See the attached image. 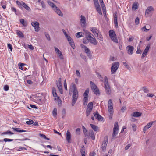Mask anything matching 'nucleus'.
<instances>
[{
	"instance_id": "f257e3e1",
	"label": "nucleus",
	"mask_w": 156,
	"mask_h": 156,
	"mask_svg": "<svg viewBox=\"0 0 156 156\" xmlns=\"http://www.w3.org/2000/svg\"><path fill=\"white\" fill-rule=\"evenodd\" d=\"M70 90L73 92L72 105V106H73L77 100L78 97V92L76 85L74 83H72Z\"/></svg>"
},
{
	"instance_id": "f03ea898",
	"label": "nucleus",
	"mask_w": 156,
	"mask_h": 156,
	"mask_svg": "<svg viewBox=\"0 0 156 156\" xmlns=\"http://www.w3.org/2000/svg\"><path fill=\"white\" fill-rule=\"evenodd\" d=\"M98 77L100 79V81L104 83V88L106 93L108 94H110L111 93V90L110 87L108 83L107 77L106 76H105L104 80H103V77L99 74H98Z\"/></svg>"
},
{
	"instance_id": "7ed1b4c3",
	"label": "nucleus",
	"mask_w": 156,
	"mask_h": 156,
	"mask_svg": "<svg viewBox=\"0 0 156 156\" xmlns=\"http://www.w3.org/2000/svg\"><path fill=\"white\" fill-rule=\"evenodd\" d=\"M83 30L85 32V38L88 40L89 42L93 45H97L98 42L93 34L91 33L84 29Z\"/></svg>"
},
{
	"instance_id": "20e7f679",
	"label": "nucleus",
	"mask_w": 156,
	"mask_h": 156,
	"mask_svg": "<svg viewBox=\"0 0 156 156\" xmlns=\"http://www.w3.org/2000/svg\"><path fill=\"white\" fill-rule=\"evenodd\" d=\"M47 2L49 6L51 7L52 9L59 16L62 17L63 14L59 8L56 6L54 3L48 0Z\"/></svg>"
},
{
	"instance_id": "39448f33",
	"label": "nucleus",
	"mask_w": 156,
	"mask_h": 156,
	"mask_svg": "<svg viewBox=\"0 0 156 156\" xmlns=\"http://www.w3.org/2000/svg\"><path fill=\"white\" fill-rule=\"evenodd\" d=\"M109 33V37L115 43H118V40L115 31L112 30H110Z\"/></svg>"
},
{
	"instance_id": "423d86ee",
	"label": "nucleus",
	"mask_w": 156,
	"mask_h": 156,
	"mask_svg": "<svg viewBox=\"0 0 156 156\" xmlns=\"http://www.w3.org/2000/svg\"><path fill=\"white\" fill-rule=\"evenodd\" d=\"M119 130V126L117 122L115 123L114 127L113 129V133L112 134V139H115V136L118 133Z\"/></svg>"
},
{
	"instance_id": "0eeeda50",
	"label": "nucleus",
	"mask_w": 156,
	"mask_h": 156,
	"mask_svg": "<svg viewBox=\"0 0 156 156\" xmlns=\"http://www.w3.org/2000/svg\"><path fill=\"white\" fill-rule=\"evenodd\" d=\"M119 66V63L118 62H114L112 65L111 73L112 74L115 73Z\"/></svg>"
},
{
	"instance_id": "6e6552de",
	"label": "nucleus",
	"mask_w": 156,
	"mask_h": 156,
	"mask_svg": "<svg viewBox=\"0 0 156 156\" xmlns=\"http://www.w3.org/2000/svg\"><path fill=\"white\" fill-rule=\"evenodd\" d=\"M108 137L106 136L105 137L103 142L102 143L101 145V148L103 152H105L106 150V148L108 143Z\"/></svg>"
},
{
	"instance_id": "1a4fd4ad",
	"label": "nucleus",
	"mask_w": 156,
	"mask_h": 156,
	"mask_svg": "<svg viewBox=\"0 0 156 156\" xmlns=\"http://www.w3.org/2000/svg\"><path fill=\"white\" fill-rule=\"evenodd\" d=\"M61 82V78H59L58 80L56 81V84L58 89H59V92L61 94H62L63 90Z\"/></svg>"
},
{
	"instance_id": "9d476101",
	"label": "nucleus",
	"mask_w": 156,
	"mask_h": 156,
	"mask_svg": "<svg viewBox=\"0 0 156 156\" xmlns=\"http://www.w3.org/2000/svg\"><path fill=\"white\" fill-rule=\"evenodd\" d=\"M80 23L82 27H84L86 26V18L84 16H81Z\"/></svg>"
},
{
	"instance_id": "9b49d317",
	"label": "nucleus",
	"mask_w": 156,
	"mask_h": 156,
	"mask_svg": "<svg viewBox=\"0 0 156 156\" xmlns=\"http://www.w3.org/2000/svg\"><path fill=\"white\" fill-rule=\"evenodd\" d=\"M113 104L112 100L109 99L108 101V110L109 112L112 113L113 112Z\"/></svg>"
},
{
	"instance_id": "f8f14e48",
	"label": "nucleus",
	"mask_w": 156,
	"mask_h": 156,
	"mask_svg": "<svg viewBox=\"0 0 156 156\" xmlns=\"http://www.w3.org/2000/svg\"><path fill=\"white\" fill-rule=\"evenodd\" d=\"M31 24L34 28L35 31L36 32H38L39 31V24L37 22H33L31 23Z\"/></svg>"
},
{
	"instance_id": "ddd939ff",
	"label": "nucleus",
	"mask_w": 156,
	"mask_h": 156,
	"mask_svg": "<svg viewBox=\"0 0 156 156\" xmlns=\"http://www.w3.org/2000/svg\"><path fill=\"white\" fill-rule=\"evenodd\" d=\"M54 48L55 49V51L58 55L59 58L63 60L64 59L63 56L61 51L56 47H54Z\"/></svg>"
},
{
	"instance_id": "4468645a",
	"label": "nucleus",
	"mask_w": 156,
	"mask_h": 156,
	"mask_svg": "<svg viewBox=\"0 0 156 156\" xmlns=\"http://www.w3.org/2000/svg\"><path fill=\"white\" fill-rule=\"evenodd\" d=\"M128 53L130 55H131L133 53V51L134 49V47L131 45H128L126 48Z\"/></svg>"
},
{
	"instance_id": "2eb2a0df",
	"label": "nucleus",
	"mask_w": 156,
	"mask_h": 156,
	"mask_svg": "<svg viewBox=\"0 0 156 156\" xmlns=\"http://www.w3.org/2000/svg\"><path fill=\"white\" fill-rule=\"evenodd\" d=\"M154 122L155 121H151L148 123L143 128V131L144 133H145L146 130L152 126Z\"/></svg>"
},
{
	"instance_id": "dca6fc26",
	"label": "nucleus",
	"mask_w": 156,
	"mask_h": 156,
	"mask_svg": "<svg viewBox=\"0 0 156 156\" xmlns=\"http://www.w3.org/2000/svg\"><path fill=\"white\" fill-rule=\"evenodd\" d=\"M71 135L70 131L69 130H67L66 133V139L68 143H70L71 142Z\"/></svg>"
},
{
	"instance_id": "f3484780",
	"label": "nucleus",
	"mask_w": 156,
	"mask_h": 156,
	"mask_svg": "<svg viewBox=\"0 0 156 156\" xmlns=\"http://www.w3.org/2000/svg\"><path fill=\"white\" fill-rule=\"evenodd\" d=\"M81 46L82 48L84 50L85 52L88 55V56L91 53L90 51L86 46L83 44H81Z\"/></svg>"
},
{
	"instance_id": "a211bd4d",
	"label": "nucleus",
	"mask_w": 156,
	"mask_h": 156,
	"mask_svg": "<svg viewBox=\"0 0 156 156\" xmlns=\"http://www.w3.org/2000/svg\"><path fill=\"white\" fill-rule=\"evenodd\" d=\"M94 115L96 119L99 121H102L103 118L97 112L94 113Z\"/></svg>"
},
{
	"instance_id": "6ab92c4d",
	"label": "nucleus",
	"mask_w": 156,
	"mask_h": 156,
	"mask_svg": "<svg viewBox=\"0 0 156 156\" xmlns=\"http://www.w3.org/2000/svg\"><path fill=\"white\" fill-rule=\"evenodd\" d=\"M154 11V8L151 6H149L145 11V14H149V12H151L152 11Z\"/></svg>"
},
{
	"instance_id": "aec40b11",
	"label": "nucleus",
	"mask_w": 156,
	"mask_h": 156,
	"mask_svg": "<svg viewBox=\"0 0 156 156\" xmlns=\"http://www.w3.org/2000/svg\"><path fill=\"white\" fill-rule=\"evenodd\" d=\"M138 4L136 2H134L133 4L132 9L133 10H136L138 8Z\"/></svg>"
},
{
	"instance_id": "412c9836",
	"label": "nucleus",
	"mask_w": 156,
	"mask_h": 156,
	"mask_svg": "<svg viewBox=\"0 0 156 156\" xmlns=\"http://www.w3.org/2000/svg\"><path fill=\"white\" fill-rule=\"evenodd\" d=\"M90 30L95 36H96V34L99 31L97 29L96 27H91L90 28Z\"/></svg>"
},
{
	"instance_id": "4be33fe9",
	"label": "nucleus",
	"mask_w": 156,
	"mask_h": 156,
	"mask_svg": "<svg viewBox=\"0 0 156 156\" xmlns=\"http://www.w3.org/2000/svg\"><path fill=\"white\" fill-rule=\"evenodd\" d=\"M141 115V113L138 112H133L132 114H131V115L133 117H138L140 116Z\"/></svg>"
},
{
	"instance_id": "5701e85b",
	"label": "nucleus",
	"mask_w": 156,
	"mask_h": 156,
	"mask_svg": "<svg viewBox=\"0 0 156 156\" xmlns=\"http://www.w3.org/2000/svg\"><path fill=\"white\" fill-rule=\"evenodd\" d=\"M12 129L14 131H16L18 132H26V130L22 129L21 130L20 128H16V127H12Z\"/></svg>"
},
{
	"instance_id": "b1692460",
	"label": "nucleus",
	"mask_w": 156,
	"mask_h": 156,
	"mask_svg": "<svg viewBox=\"0 0 156 156\" xmlns=\"http://www.w3.org/2000/svg\"><path fill=\"white\" fill-rule=\"evenodd\" d=\"M90 85L91 88L92 90H94V89H96V88H98L97 87L95 84H94L92 81L90 82Z\"/></svg>"
},
{
	"instance_id": "393cba45",
	"label": "nucleus",
	"mask_w": 156,
	"mask_h": 156,
	"mask_svg": "<svg viewBox=\"0 0 156 156\" xmlns=\"http://www.w3.org/2000/svg\"><path fill=\"white\" fill-rule=\"evenodd\" d=\"M89 88H87L83 94L84 98H88V94L89 93Z\"/></svg>"
},
{
	"instance_id": "a878e982",
	"label": "nucleus",
	"mask_w": 156,
	"mask_h": 156,
	"mask_svg": "<svg viewBox=\"0 0 156 156\" xmlns=\"http://www.w3.org/2000/svg\"><path fill=\"white\" fill-rule=\"evenodd\" d=\"M89 135L92 139L94 140L95 136L94 135V132L92 130H91L89 131Z\"/></svg>"
},
{
	"instance_id": "bb28decb",
	"label": "nucleus",
	"mask_w": 156,
	"mask_h": 156,
	"mask_svg": "<svg viewBox=\"0 0 156 156\" xmlns=\"http://www.w3.org/2000/svg\"><path fill=\"white\" fill-rule=\"evenodd\" d=\"M97 37H98V39L101 41H103V37L100 32L98 31V33L96 34Z\"/></svg>"
},
{
	"instance_id": "cd10ccee",
	"label": "nucleus",
	"mask_w": 156,
	"mask_h": 156,
	"mask_svg": "<svg viewBox=\"0 0 156 156\" xmlns=\"http://www.w3.org/2000/svg\"><path fill=\"white\" fill-rule=\"evenodd\" d=\"M90 126L95 131H97L98 129V127L92 124H90Z\"/></svg>"
},
{
	"instance_id": "c85d7f7f",
	"label": "nucleus",
	"mask_w": 156,
	"mask_h": 156,
	"mask_svg": "<svg viewBox=\"0 0 156 156\" xmlns=\"http://www.w3.org/2000/svg\"><path fill=\"white\" fill-rule=\"evenodd\" d=\"M83 33L82 32H79L76 34V36L77 38L83 37Z\"/></svg>"
},
{
	"instance_id": "c756f323",
	"label": "nucleus",
	"mask_w": 156,
	"mask_h": 156,
	"mask_svg": "<svg viewBox=\"0 0 156 156\" xmlns=\"http://www.w3.org/2000/svg\"><path fill=\"white\" fill-rule=\"evenodd\" d=\"M93 104L92 102L89 103L87 105V109L92 110Z\"/></svg>"
},
{
	"instance_id": "7c9ffc66",
	"label": "nucleus",
	"mask_w": 156,
	"mask_h": 156,
	"mask_svg": "<svg viewBox=\"0 0 156 156\" xmlns=\"http://www.w3.org/2000/svg\"><path fill=\"white\" fill-rule=\"evenodd\" d=\"M52 92L53 96L54 97H57V98L58 97H57V94L56 93V89L54 88H53L52 90Z\"/></svg>"
},
{
	"instance_id": "2f4dec72",
	"label": "nucleus",
	"mask_w": 156,
	"mask_h": 156,
	"mask_svg": "<svg viewBox=\"0 0 156 156\" xmlns=\"http://www.w3.org/2000/svg\"><path fill=\"white\" fill-rule=\"evenodd\" d=\"M20 23L24 26H27V24L26 22L23 19H21L20 20Z\"/></svg>"
},
{
	"instance_id": "473e14b6",
	"label": "nucleus",
	"mask_w": 156,
	"mask_h": 156,
	"mask_svg": "<svg viewBox=\"0 0 156 156\" xmlns=\"http://www.w3.org/2000/svg\"><path fill=\"white\" fill-rule=\"evenodd\" d=\"M94 92V93L96 95H99L100 94L99 90L98 88H96V89H94L92 90Z\"/></svg>"
},
{
	"instance_id": "72a5a7b5",
	"label": "nucleus",
	"mask_w": 156,
	"mask_h": 156,
	"mask_svg": "<svg viewBox=\"0 0 156 156\" xmlns=\"http://www.w3.org/2000/svg\"><path fill=\"white\" fill-rule=\"evenodd\" d=\"M81 153L82 156H85V149L84 146L81 149Z\"/></svg>"
},
{
	"instance_id": "f704fd0d",
	"label": "nucleus",
	"mask_w": 156,
	"mask_h": 156,
	"mask_svg": "<svg viewBox=\"0 0 156 156\" xmlns=\"http://www.w3.org/2000/svg\"><path fill=\"white\" fill-rule=\"evenodd\" d=\"M57 109L56 108H54L53 110V112H52V114H53V116L55 117L57 116Z\"/></svg>"
},
{
	"instance_id": "c9c22d12",
	"label": "nucleus",
	"mask_w": 156,
	"mask_h": 156,
	"mask_svg": "<svg viewBox=\"0 0 156 156\" xmlns=\"http://www.w3.org/2000/svg\"><path fill=\"white\" fill-rule=\"evenodd\" d=\"M94 3L96 9L100 7V6L98 2V0L94 1Z\"/></svg>"
},
{
	"instance_id": "e433bc0d",
	"label": "nucleus",
	"mask_w": 156,
	"mask_h": 156,
	"mask_svg": "<svg viewBox=\"0 0 156 156\" xmlns=\"http://www.w3.org/2000/svg\"><path fill=\"white\" fill-rule=\"evenodd\" d=\"M23 3V7L26 10H29L30 9V7L28 6L24 2H22Z\"/></svg>"
},
{
	"instance_id": "4c0bfd02",
	"label": "nucleus",
	"mask_w": 156,
	"mask_h": 156,
	"mask_svg": "<svg viewBox=\"0 0 156 156\" xmlns=\"http://www.w3.org/2000/svg\"><path fill=\"white\" fill-rule=\"evenodd\" d=\"M150 48V45L149 44H148L146 47L144 51V52L147 54L148 51Z\"/></svg>"
},
{
	"instance_id": "58836bf2",
	"label": "nucleus",
	"mask_w": 156,
	"mask_h": 156,
	"mask_svg": "<svg viewBox=\"0 0 156 156\" xmlns=\"http://www.w3.org/2000/svg\"><path fill=\"white\" fill-rule=\"evenodd\" d=\"M88 98H84L83 104L84 105H86L88 102Z\"/></svg>"
},
{
	"instance_id": "ea45409f",
	"label": "nucleus",
	"mask_w": 156,
	"mask_h": 156,
	"mask_svg": "<svg viewBox=\"0 0 156 156\" xmlns=\"http://www.w3.org/2000/svg\"><path fill=\"white\" fill-rule=\"evenodd\" d=\"M92 110L87 109L86 111V114L87 116H88L90 114V112L92 111Z\"/></svg>"
},
{
	"instance_id": "a19ab883",
	"label": "nucleus",
	"mask_w": 156,
	"mask_h": 156,
	"mask_svg": "<svg viewBox=\"0 0 156 156\" xmlns=\"http://www.w3.org/2000/svg\"><path fill=\"white\" fill-rule=\"evenodd\" d=\"M17 35L21 37H23L24 35L21 32L19 31L17 32Z\"/></svg>"
},
{
	"instance_id": "79ce46f5",
	"label": "nucleus",
	"mask_w": 156,
	"mask_h": 156,
	"mask_svg": "<svg viewBox=\"0 0 156 156\" xmlns=\"http://www.w3.org/2000/svg\"><path fill=\"white\" fill-rule=\"evenodd\" d=\"M123 65L127 69H129L130 67L127 64V63L125 62H122Z\"/></svg>"
},
{
	"instance_id": "37998d69",
	"label": "nucleus",
	"mask_w": 156,
	"mask_h": 156,
	"mask_svg": "<svg viewBox=\"0 0 156 156\" xmlns=\"http://www.w3.org/2000/svg\"><path fill=\"white\" fill-rule=\"evenodd\" d=\"M10 134L12 135L14 133H13L11 132L9 130L6 132L3 133H2V135L7 134Z\"/></svg>"
},
{
	"instance_id": "c03bdc74",
	"label": "nucleus",
	"mask_w": 156,
	"mask_h": 156,
	"mask_svg": "<svg viewBox=\"0 0 156 156\" xmlns=\"http://www.w3.org/2000/svg\"><path fill=\"white\" fill-rule=\"evenodd\" d=\"M34 123V122L32 120H29V121H27L26 122V123L28 125L32 124H33Z\"/></svg>"
},
{
	"instance_id": "a18cd8bd",
	"label": "nucleus",
	"mask_w": 156,
	"mask_h": 156,
	"mask_svg": "<svg viewBox=\"0 0 156 156\" xmlns=\"http://www.w3.org/2000/svg\"><path fill=\"white\" fill-rule=\"evenodd\" d=\"M139 23V19L138 17H137L135 19V24L136 25H137Z\"/></svg>"
},
{
	"instance_id": "49530a36",
	"label": "nucleus",
	"mask_w": 156,
	"mask_h": 156,
	"mask_svg": "<svg viewBox=\"0 0 156 156\" xmlns=\"http://www.w3.org/2000/svg\"><path fill=\"white\" fill-rule=\"evenodd\" d=\"M69 43H70V44L72 48L73 49H74L75 48V47L74 44V43L73 42V41L70 42Z\"/></svg>"
},
{
	"instance_id": "de8ad7c7",
	"label": "nucleus",
	"mask_w": 156,
	"mask_h": 156,
	"mask_svg": "<svg viewBox=\"0 0 156 156\" xmlns=\"http://www.w3.org/2000/svg\"><path fill=\"white\" fill-rule=\"evenodd\" d=\"M96 10H97L98 12L100 15H102V12L101 11V10L100 7L99 8H98L96 9Z\"/></svg>"
},
{
	"instance_id": "09e8293b",
	"label": "nucleus",
	"mask_w": 156,
	"mask_h": 156,
	"mask_svg": "<svg viewBox=\"0 0 156 156\" xmlns=\"http://www.w3.org/2000/svg\"><path fill=\"white\" fill-rule=\"evenodd\" d=\"M140 47L139 45L137 47V50L136 51V53L137 54H140L141 52V51L140 49Z\"/></svg>"
},
{
	"instance_id": "8fccbe9b",
	"label": "nucleus",
	"mask_w": 156,
	"mask_h": 156,
	"mask_svg": "<svg viewBox=\"0 0 156 156\" xmlns=\"http://www.w3.org/2000/svg\"><path fill=\"white\" fill-rule=\"evenodd\" d=\"M114 23L116 27L118 28V25L117 22V19H114Z\"/></svg>"
},
{
	"instance_id": "3c124183",
	"label": "nucleus",
	"mask_w": 156,
	"mask_h": 156,
	"mask_svg": "<svg viewBox=\"0 0 156 156\" xmlns=\"http://www.w3.org/2000/svg\"><path fill=\"white\" fill-rule=\"evenodd\" d=\"M3 140L5 142H11L13 141V140L8 138H5Z\"/></svg>"
},
{
	"instance_id": "603ef678",
	"label": "nucleus",
	"mask_w": 156,
	"mask_h": 156,
	"mask_svg": "<svg viewBox=\"0 0 156 156\" xmlns=\"http://www.w3.org/2000/svg\"><path fill=\"white\" fill-rule=\"evenodd\" d=\"M146 27V26H144V27H143L142 28V30L144 31L147 32L149 30V29L147 28Z\"/></svg>"
},
{
	"instance_id": "864d4df0",
	"label": "nucleus",
	"mask_w": 156,
	"mask_h": 156,
	"mask_svg": "<svg viewBox=\"0 0 156 156\" xmlns=\"http://www.w3.org/2000/svg\"><path fill=\"white\" fill-rule=\"evenodd\" d=\"M22 2H24L23 1H21V2L18 1H17L16 2V3L17 4V5L19 6H22L23 5V3Z\"/></svg>"
},
{
	"instance_id": "5fc2aeb1",
	"label": "nucleus",
	"mask_w": 156,
	"mask_h": 156,
	"mask_svg": "<svg viewBox=\"0 0 156 156\" xmlns=\"http://www.w3.org/2000/svg\"><path fill=\"white\" fill-rule=\"evenodd\" d=\"M88 40L86 38V39L84 38L83 40V42L84 44H87L89 42Z\"/></svg>"
},
{
	"instance_id": "6e6d98bb",
	"label": "nucleus",
	"mask_w": 156,
	"mask_h": 156,
	"mask_svg": "<svg viewBox=\"0 0 156 156\" xmlns=\"http://www.w3.org/2000/svg\"><path fill=\"white\" fill-rule=\"evenodd\" d=\"M4 90L7 91L9 90V86L8 85H5L4 87Z\"/></svg>"
},
{
	"instance_id": "4d7b16f0",
	"label": "nucleus",
	"mask_w": 156,
	"mask_h": 156,
	"mask_svg": "<svg viewBox=\"0 0 156 156\" xmlns=\"http://www.w3.org/2000/svg\"><path fill=\"white\" fill-rule=\"evenodd\" d=\"M102 9L103 11V14H106V10H105V5H103L102 7Z\"/></svg>"
},
{
	"instance_id": "13d9d810",
	"label": "nucleus",
	"mask_w": 156,
	"mask_h": 156,
	"mask_svg": "<svg viewBox=\"0 0 156 156\" xmlns=\"http://www.w3.org/2000/svg\"><path fill=\"white\" fill-rule=\"evenodd\" d=\"M45 35L48 41L50 40V38L49 35L47 33L45 34Z\"/></svg>"
},
{
	"instance_id": "bf43d9fd",
	"label": "nucleus",
	"mask_w": 156,
	"mask_h": 156,
	"mask_svg": "<svg viewBox=\"0 0 156 156\" xmlns=\"http://www.w3.org/2000/svg\"><path fill=\"white\" fill-rule=\"evenodd\" d=\"M58 99V103L59 105L60 106L61 105L62 101L61 100L59 99V97H57Z\"/></svg>"
},
{
	"instance_id": "052dcab7",
	"label": "nucleus",
	"mask_w": 156,
	"mask_h": 156,
	"mask_svg": "<svg viewBox=\"0 0 156 156\" xmlns=\"http://www.w3.org/2000/svg\"><path fill=\"white\" fill-rule=\"evenodd\" d=\"M64 88H65V89L66 90H67V84H66V80H64Z\"/></svg>"
},
{
	"instance_id": "680f3d73",
	"label": "nucleus",
	"mask_w": 156,
	"mask_h": 156,
	"mask_svg": "<svg viewBox=\"0 0 156 156\" xmlns=\"http://www.w3.org/2000/svg\"><path fill=\"white\" fill-rule=\"evenodd\" d=\"M80 128H77L76 129V133L78 135L80 134Z\"/></svg>"
},
{
	"instance_id": "e2e57ef3",
	"label": "nucleus",
	"mask_w": 156,
	"mask_h": 156,
	"mask_svg": "<svg viewBox=\"0 0 156 156\" xmlns=\"http://www.w3.org/2000/svg\"><path fill=\"white\" fill-rule=\"evenodd\" d=\"M1 5H2V8L5 9L6 8V5H4V2H1Z\"/></svg>"
},
{
	"instance_id": "0e129e2a",
	"label": "nucleus",
	"mask_w": 156,
	"mask_h": 156,
	"mask_svg": "<svg viewBox=\"0 0 156 156\" xmlns=\"http://www.w3.org/2000/svg\"><path fill=\"white\" fill-rule=\"evenodd\" d=\"M143 90L145 93H148L149 92V90L145 87H143Z\"/></svg>"
},
{
	"instance_id": "69168bd1",
	"label": "nucleus",
	"mask_w": 156,
	"mask_h": 156,
	"mask_svg": "<svg viewBox=\"0 0 156 156\" xmlns=\"http://www.w3.org/2000/svg\"><path fill=\"white\" fill-rule=\"evenodd\" d=\"M8 47L11 50V51H12V45L10 44H8Z\"/></svg>"
},
{
	"instance_id": "338daca9",
	"label": "nucleus",
	"mask_w": 156,
	"mask_h": 156,
	"mask_svg": "<svg viewBox=\"0 0 156 156\" xmlns=\"http://www.w3.org/2000/svg\"><path fill=\"white\" fill-rule=\"evenodd\" d=\"M66 113V110L65 109H63L62 111V115L63 116H65Z\"/></svg>"
},
{
	"instance_id": "774afa93",
	"label": "nucleus",
	"mask_w": 156,
	"mask_h": 156,
	"mask_svg": "<svg viewBox=\"0 0 156 156\" xmlns=\"http://www.w3.org/2000/svg\"><path fill=\"white\" fill-rule=\"evenodd\" d=\"M131 145L130 144H128L125 147V150H126L129 149V148L131 147Z\"/></svg>"
}]
</instances>
